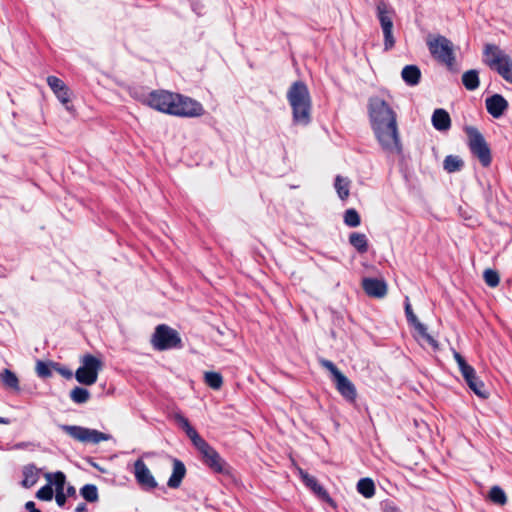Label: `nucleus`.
<instances>
[{
	"label": "nucleus",
	"instance_id": "obj_9",
	"mask_svg": "<svg viewBox=\"0 0 512 512\" xmlns=\"http://www.w3.org/2000/svg\"><path fill=\"white\" fill-rule=\"evenodd\" d=\"M102 369V362L91 354H86L81 359V366L75 372L76 380L83 385H93Z\"/></svg>",
	"mask_w": 512,
	"mask_h": 512
},
{
	"label": "nucleus",
	"instance_id": "obj_41",
	"mask_svg": "<svg viewBox=\"0 0 512 512\" xmlns=\"http://www.w3.org/2000/svg\"><path fill=\"white\" fill-rule=\"evenodd\" d=\"M383 512H400V509L391 501H386L382 504Z\"/></svg>",
	"mask_w": 512,
	"mask_h": 512
},
{
	"label": "nucleus",
	"instance_id": "obj_7",
	"mask_svg": "<svg viewBox=\"0 0 512 512\" xmlns=\"http://www.w3.org/2000/svg\"><path fill=\"white\" fill-rule=\"evenodd\" d=\"M453 356L455 361L458 364V368L466 382V384L469 386V388L479 397L481 398H487L488 392L485 389L484 383L478 378L476 375L475 369L469 365L464 357L457 352L456 350H453Z\"/></svg>",
	"mask_w": 512,
	"mask_h": 512
},
{
	"label": "nucleus",
	"instance_id": "obj_12",
	"mask_svg": "<svg viewBox=\"0 0 512 512\" xmlns=\"http://www.w3.org/2000/svg\"><path fill=\"white\" fill-rule=\"evenodd\" d=\"M60 429L71 438L82 443L97 444L101 441H108L111 439V435L109 434L76 425H60Z\"/></svg>",
	"mask_w": 512,
	"mask_h": 512
},
{
	"label": "nucleus",
	"instance_id": "obj_22",
	"mask_svg": "<svg viewBox=\"0 0 512 512\" xmlns=\"http://www.w3.org/2000/svg\"><path fill=\"white\" fill-rule=\"evenodd\" d=\"M185 474H186V468H185L184 464L180 460L174 459L173 472L167 482V485L173 489L178 488L180 486Z\"/></svg>",
	"mask_w": 512,
	"mask_h": 512
},
{
	"label": "nucleus",
	"instance_id": "obj_32",
	"mask_svg": "<svg viewBox=\"0 0 512 512\" xmlns=\"http://www.w3.org/2000/svg\"><path fill=\"white\" fill-rule=\"evenodd\" d=\"M45 477L48 480V482L50 483V485L53 484L55 486L56 492L57 491H64L66 477H65L63 472L58 471V472H56L54 474L47 473L45 475Z\"/></svg>",
	"mask_w": 512,
	"mask_h": 512
},
{
	"label": "nucleus",
	"instance_id": "obj_2",
	"mask_svg": "<svg viewBox=\"0 0 512 512\" xmlns=\"http://www.w3.org/2000/svg\"><path fill=\"white\" fill-rule=\"evenodd\" d=\"M287 99L293 112V120L307 125L311 120V97L309 90L302 81L294 82L287 92Z\"/></svg>",
	"mask_w": 512,
	"mask_h": 512
},
{
	"label": "nucleus",
	"instance_id": "obj_31",
	"mask_svg": "<svg viewBox=\"0 0 512 512\" xmlns=\"http://www.w3.org/2000/svg\"><path fill=\"white\" fill-rule=\"evenodd\" d=\"M464 166L463 160L456 155H448L443 161V168L448 173H454L460 171Z\"/></svg>",
	"mask_w": 512,
	"mask_h": 512
},
{
	"label": "nucleus",
	"instance_id": "obj_16",
	"mask_svg": "<svg viewBox=\"0 0 512 512\" xmlns=\"http://www.w3.org/2000/svg\"><path fill=\"white\" fill-rule=\"evenodd\" d=\"M134 475L142 489L150 491L157 487V482L143 460L138 459L134 463Z\"/></svg>",
	"mask_w": 512,
	"mask_h": 512
},
{
	"label": "nucleus",
	"instance_id": "obj_11",
	"mask_svg": "<svg viewBox=\"0 0 512 512\" xmlns=\"http://www.w3.org/2000/svg\"><path fill=\"white\" fill-rule=\"evenodd\" d=\"M151 343L156 350L163 351L180 346L181 338L176 330L161 324L156 327Z\"/></svg>",
	"mask_w": 512,
	"mask_h": 512
},
{
	"label": "nucleus",
	"instance_id": "obj_42",
	"mask_svg": "<svg viewBox=\"0 0 512 512\" xmlns=\"http://www.w3.org/2000/svg\"><path fill=\"white\" fill-rule=\"evenodd\" d=\"M66 494L64 493V491H57L56 495H55V500H56V503L62 507L65 505L66 503Z\"/></svg>",
	"mask_w": 512,
	"mask_h": 512
},
{
	"label": "nucleus",
	"instance_id": "obj_15",
	"mask_svg": "<svg viewBox=\"0 0 512 512\" xmlns=\"http://www.w3.org/2000/svg\"><path fill=\"white\" fill-rule=\"evenodd\" d=\"M405 314L408 322L417 331L418 340L427 343L434 350H437L439 347L437 340L427 332L426 326L418 320L417 316L414 314L412 310L408 297H406L405 301Z\"/></svg>",
	"mask_w": 512,
	"mask_h": 512
},
{
	"label": "nucleus",
	"instance_id": "obj_10",
	"mask_svg": "<svg viewBox=\"0 0 512 512\" xmlns=\"http://www.w3.org/2000/svg\"><path fill=\"white\" fill-rule=\"evenodd\" d=\"M376 12L384 36V49L386 51L391 50L395 45L392 22L394 11L387 3L381 0L376 4Z\"/></svg>",
	"mask_w": 512,
	"mask_h": 512
},
{
	"label": "nucleus",
	"instance_id": "obj_36",
	"mask_svg": "<svg viewBox=\"0 0 512 512\" xmlns=\"http://www.w3.org/2000/svg\"><path fill=\"white\" fill-rule=\"evenodd\" d=\"M80 493L82 497L89 502H95L98 500V490L93 484L84 485L81 488Z\"/></svg>",
	"mask_w": 512,
	"mask_h": 512
},
{
	"label": "nucleus",
	"instance_id": "obj_20",
	"mask_svg": "<svg viewBox=\"0 0 512 512\" xmlns=\"http://www.w3.org/2000/svg\"><path fill=\"white\" fill-rule=\"evenodd\" d=\"M47 83L60 102L63 104H67L69 102L68 87L61 79L56 76H49L47 78Z\"/></svg>",
	"mask_w": 512,
	"mask_h": 512
},
{
	"label": "nucleus",
	"instance_id": "obj_24",
	"mask_svg": "<svg viewBox=\"0 0 512 512\" xmlns=\"http://www.w3.org/2000/svg\"><path fill=\"white\" fill-rule=\"evenodd\" d=\"M402 79L407 85H417L421 78V71L416 65H406L401 72Z\"/></svg>",
	"mask_w": 512,
	"mask_h": 512
},
{
	"label": "nucleus",
	"instance_id": "obj_35",
	"mask_svg": "<svg viewBox=\"0 0 512 512\" xmlns=\"http://www.w3.org/2000/svg\"><path fill=\"white\" fill-rule=\"evenodd\" d=\"M489 499L494 503V504H497V505H505L506 502H507V497H506V494L505 492L503 491L502 488H500L499 486H493L491 489H490V492H489Z\"/></svg>",
	"mask_w": 512,
	"mask_h": 512
},
{
	"label": "nucleus",
	"instance_id": "obj_47",
	"mask_svg": "<svg viewBox=\"0 0 512 512\" xmlns=\"http://www.w3.org/2000/svg\"><path fill=\"white\" fill-rule=\"evenodd\" d=\"M61 373H62V375L66 376L68 378L71 377V375H72L70 371H67V372L62 371Z\"/></svg>",
	"mask_w": 512,
	"mask_h": 512
},
{
	"label": "nucleus",
	"instance_id": "obj_33",
	"mask_svg": "<svg viewBox=\"0 0 512 512\" xmlns=\"http://www.w3.org/2000/svg\"><path fill=\"white\" fill-rule=\"evenodd\" d=\"M205 383L212 389L218 390L223 385V378L218 372H205Z\"/></svg>",
	"mask_w": 512,
	"mask_h": 512
},
{
	"label": "nucleus",
	"instance_id": "obj_19",
	"mask_svg": "<svg viewBox=\"0 0 512 512\" xmlns=\"http://www.w3.org/2000/svg\"><path fill=\"white\" fill-rule=\"evenodd\" d=\"M485 105L488 113L494 118L501 117L508 108L507 100L500 94H494L487 98Z\"/></svg>",
	"mask_w": 512,
	"mask_h": 512
},
{
	"label": "nucleus",
	"instance_id": "obj_29",
	"mask_svg": "<svg viewBox=\"0 0 512 512\" xmlns=\"http://www.w3.org/2000/svg\"><path fill=\"white\" fill-rule=\"evenodd\" d=\"M462 83L467 90H476L480 84L478 71L475 69L466 71L462 75Z\"/></svg>",
	"mask_w": 512,
	"mask_h": 512
},
{
	"label": "nucleus",
	"instance_id": "obj_17",
	"mask_svg": "<svg viewBox=\"0 0 512 512\" xmlns=\"http://www.w3.org/2000/svg\"><path fill=\"white\" fill-rule=\"evenodd\" d=\"M362 288L365 293L373 298H383L387 294V284L382 279L364 278Z\"/></svg>",
	"mask_w": 512,
	"mask_h": 512
},
{
	"label": "nucleus",
	"instance_id": "obj_1",
	"mask_svg": "<svg viewBox=\"0 0 512 512\" xmlns=\"http://www.w3.org/2000/svg\"><path fill=\"white\" fill-rule=\"evenodd\" d=\"M368 114L372 130L388 153L399 154L402 151L397 125V114L382 98L375 96L368 101Z\"/></svg>",
	"mask_w": 512,
	"mask_h": 512
},
{
	"label": "nucleus",
	"instance_id": "obj_21",
	"mask_svg": "<svg viewBox=\"0 0 512 512\" xmlns=\"http://www.w3.org/2000/svg\"><path fill=\"white\" fill-rule=\"evenodd\" d=\"M433 127L438 131H447L451 127V118L449 113L444 109H436L432 115Z\"/></svg>",
	"mask_w": 512,
	"mask_h": 512
},
{
	"label": "nucleus",
	"instance_id": "obj_25",
	"mask_svg": "<svg viewBox=\"0 0 512 512\" xmlns=\"http://www.w3.org/2000/svg\"><path fill=\"white\" fill-rule=\"evenodd\" d=\"M176 422L181 426V428L185 431L187 436L192 441L193 445L199 442L202 437L198 434V432L190 425L188 419L182 414H175L174 416Z\"/></svg>",
	"mask_w": 512,
	"mask_h": 512
},
{
	"label": "nucleus",
	"instance_id": "obj_30",
	"mask_svg": "<svg viewBox=\"0 0 512 512\" xmlns=\"http://www.w3.org/2000/svg\"><path fill=\"white\" fill-rule=\"evenodd\" d=\"M357 491L365 498H372L375 495V484L370 478H362L357 483Z\"/></svg>",
	"mask_w": 512,
	"mask_h": 512
},
{
	"label": "nucleus",
	"instance_id": "obj_23",
	"mask_svg": "<svg viewBox=\"0 0 512 512\" xmlns=\"http://www.w3.org/2000/svg\"><path fill=\"white\" fill-rule=\"evenodd\" d=\"M22 474V486L25 488H30L37 483L39 479L40 469H38L34 464H28L23 467Z\"/></svg>",
	"mask_w": 512,
	"mask_h": 512
},
{
	"label": "nucleus",
	"instance_id": "obj_43",
	"mask_svg": "<svg viewBox=\"0 0 512 512\" xmlns=\"http://www.w3.org/2000/svg\"><path fill=\"white\" fill-rule=\"evenodd\" d=\"M25 508L28 512H41L39 509L36 508V505L33 501H28L25 504Z\"/></svg>",
	"mask_w": 512,
	"mask_h": 512
},
{
	"label": "nucleus",
	"instance_id": "obj_8",
	"mask_svg": "<svg viewBox=\"0 0 512 512\" xmlns=\"http://www.w3.org/2000/svg\"><path fill=\"white\" fill-rule=\"evenodd\" d=\"M427 46L435 59L446 64L448 67L453 66L455 57L453 44L449 39L441 35L429 37L427 39Z\"/></svg>",
	"mask_w": 512,
	"mask_h": 512
},
{
	"label": "nucleus",
	"instance_id": "obj_6",
	"mask_svg": "<svg viewBox=\"0 0 512 512\" xmlns=\"http://www.w3.org/2000/svg\"><path fill=\"white\" fill-rule=\"evenodd\" d=\"M468 146L471 153L478 158L483 167L491 164L492 157L490 148L480 131L475 127H466Z\"/></svg>",
	"mask_w": 512,
	"mask_h": 512
},
{
	"label": "nucleus",
	"instance_id": "obj_13",
	"mask_svg": "<svg viewBox=\"0 0 512 512\" xmlns=\"http://www.w3.org/2000/svg\"><path fill=\"white\" fill-rule=\"evenodd\" d=\"M175 98L176 94L168 91H153L148 95L145 103L155 110L173 115Z\"/></svg>",
	"mask_w": 512,
	"mask_h": 512
},
{
	"label": "nucleus",
	"instance_id": "obj_44",
	"mask_svg": "<svg viewBox=\"0 0 512 512\" xmlns=\"http://www.w3.org/2000/svg\"><path fill=\"white\" fill-rule=\"evenodd\" d=\"M74 494H75V488L73 486H69L67 488V495L71 496V495H74Z\"/></svg>",
	"mask_w": 512,
	"mask_h": 512
},
{
	"label": "nucleus",
	"instance_id": "obj_4",
	"mask_svg": "<svg viewBox=\"0 0 512 512\" xmlns=\"http://www.w3.org/2000/svg\"><path fill=\"white\" fill-rule=\"evenodd\" d=\"M201 453L203 463L214 473L230 476L232 474L231 466L221 457V455L203 438L194 445Z\"/></svg>",
	"mask_w": 512,
	"mask_h": 512
},
{
	"label": "nucleus",
	"instance_id": "obj_5",
	"mask_svg": "<svg viewBox=\"0 0 512 512\" xmlns=\"http://www.w3.org/2000/svg\"><path fill=\"white\" fill-rule=\"evenodd\" d=\"M322 367L327 369L333 376L337 391L350 403H354L357 398L355 385L329 360H320Z\"/></svg>",
	"mask_w": 512,
	"mask_h": 512
},
{
	"label": "nucleus",
	"instance_id": "obj_28",
	"mask_svg": "<svg viewBox=\"0 0 512 512\" xmlns=\"http://www.w3.org/2000/svg\"><path fill=\"white\" fill-rule=\"evenodd\" d=\"M350 180L346 177L337 175L334 182V187L341 200H345L350 194Z\"/></svg>",
	"mask_w": 512,
	"mask_h": 512
},
{
	"label": "nucleus",
	"instance_id": "obj_26",
	"mask_svg": "<svg viewBox=\"0 0 512 512\" xmlns=\"http://www.w3.org/2000/svg\"><path fill=\"white\" fill-rule=\"evenodd\" d=\"M0 380L6 388L11 389L13 391L20 390L19 379L16 376V374L12 372L10 369H4L0 373Z\"/></svg>",
	"mask_w": 512,
	"mask_h": 512
},
{
	"label": "nucleus",
	"instance_id": "obj_39",
	"mask_svg": "<svg viewBox=\"0 0 512 512\" xmlns=\"http://www.w3.org/2000/svg\"><path fill=\"white\" fill-rule=\"evenodd\" d=\"M36 497L39 499V500H42V501H50L52 500L53 498V489H52V486L49 484L41 487L37 493H36Z\"/></svg>",
	"mask_w": 512,
	"mask_h": 512
},
{
	"label": "nucleus",
	"instance_id": "obj_27",
	"mask_svg": "<svg viewBox=\"0 0 512 512\" xmlns=\"http://www.w3.org/2000/svg\"><path fill=\"white\" fill-rule=\"evenodd\" d=\"M349 243L361 254L368 251V240L365 234L353 232L349 236Z\"/></svg>",
	"mask_w": 512,
	"mask_h": 512
},
{
	"label": "nucleus",
	"instance_id": "obj_40",
	"mask_svg": "<svg viewBox=\"0 0 512 512\" xmlns=\"http://www.w3.org/2000/svg\"><path fill=\"white\" fill-rule=\"evenodd\" d=\"M36 373L39 377L47 378L51 376V369L48 363L38 361L36 363Z\"/></svg>",
	"mask_w": 512,
	"mask_h": 512
},
{
	"label": "nucleus",
	"instance_id": "obj_38",
	"mask_svg": "<svg viewBox=\"0 0 512 512\" xmlns=\"http://www.w3.org/2000/svg\"><path fill=\"white\" fill-rule=\"evenodd\" d=\"M484 281L489 287H496L499 284L500 278L497 271L493 269H486L483 274Z\"/></svg>",
	"mask_w": 512,
	"mask_h": 512
},
{
	"label": "nucleus",
	"instance_id": "obj_34",
	"mask_svg": "<svg viewBox=\"0 0 512 512\" xmlns=\"http://www.w3.org/2000/svg\"><path fill=\"white\" fill-rule=\"evenodd\" d=\"M70 398L73 402L77 404H83L90 399V393L85 388L75 387L70 392Z\"/></svg>",
	"mask_w": 512,
	"mask_h": 512
},
{
	"label": "nucleus",
	"instance_id": "obj_3",
	"mask_svg": "<svg viewBox=\"0 0 512 512\" xmlns=\"http://www.w3.org/2000/svg\"><path fill=\"white\" fill-rule=\"evenodd\" d=\"M483 62L512 84V58L499 46L486 44L483 50Z\"/></svg>",
	"mask_w": 512,
	"mask_h": 512
},
{
	"label": "nucleus",
	"instance_id": "obj_46",
	"mask_svg": "<svg viewBox=\"0 0 512 512\" xmlns=\"http://www.w3.org/2000/svg\"><path fill=\"white\" fill-rule=\"evenodd\" d=\"M9 423H10L9 419H7V418H3V417H0V424H5V425H7V424H9Z\"/></svg>",
	"mask_w": 512,
	"mask_h": 512
},
{
	"label": "nucleus",
	"instance_id": "obj_45",
	"mask_svg": "<svg viewBox=\"0 0 512 512\" xmlns=\"http://www.w3.org/2000/svg\"><path fill=\"white\" fill-rule=\"evenodd\" d=\"M86 509V505L84 503L79 504L76 508L77 512H83Z\"/></svg>",
	"mask_w": 512,
	"mask_h": 512
},
{
	"label": "nucleus",
	"instance_id": "obj_37",
	"mask_svg": "<svg viewBox=\"0 0 512 512\" xmlns=\"http://www.w3.org/2000/svg\"><path fill=\"white\" fill-rule=\"evenodd\" d=\"M344 223L349 227H358L361 223L360 216L355 209H348L344 214Z\"/></svg>",
	"mask_w": 512,
	"mask_h": 512
},
{
	"label": "nucleus",
	"instance_id": "obj_18",
	"mask_svg": "<svg viewBox=\"0 0 512 512\" xmlns=\"http://www.w3.org/2000/svg\"><path fill=\"white\" fill-rule=\"evenodd\" d=\"M298 473L304 484L309 489H311L320 499L330 504H333V500L329 496V493L322 485L318 483L317 479L314 476L309 475L306 471H304L301 468H298Z\"/></svg>",
	"mask_w": 512,
	"mask_h": 512
},
{
	"label": "nucleus",
	"instance_id": "obj_14",
	"mask_svg": "<svg viewBox=\"0 0 512 512\" xmlns=\"http://www.w3.org/2000/svg\"><path fill=\"white\" fill-rule=\"evenodd\" d=\"M173 115L181 117H198L203 115V106L191 98L176 94Z\"/></svg>",
	"mask_w": 512,
	"mask_h": 512
}]
</instances>
